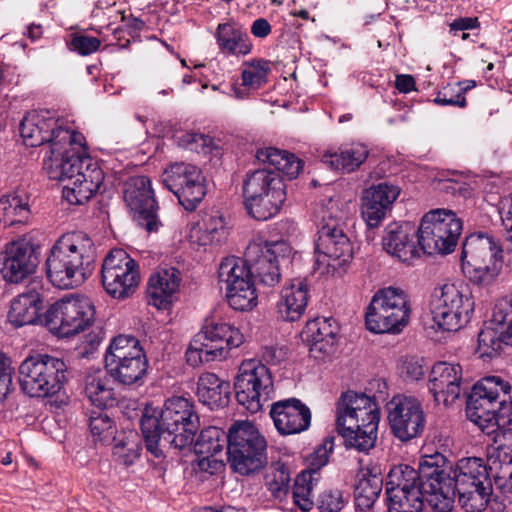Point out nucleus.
Segmentation results:
<instances>
[{"label":"nucleus","instance_id":"dca6fc26","mask_svg":"<svg viewBox=\"0 0 512 512\" xmlns=\"http://www.w3.org/2000/svg\"><path fill=\"white\" fill-rule=\"evenodd\" d=\"M218 280L221 287L225 285L228 304L234 310L249 311L257 305L255 284L243 259L224 258L218 268Z\"/></svg>","mask_w":512,"mask_h":512},{"label":"nucleus","instance_id":"9b49d317","mask_svg":"<svg viewBox=\"0 0 512 512\" xmlns=\"http://www.w3.org/2000/svg\"><path fill=\"white\" fill-rule=\"evenodd\" d=\"M95 306L87 296H72L51 305L44 313V325L59 337L83 332L95 321Z\"/></svg>","mask_w":512,"mask_h":512},{"label":"nucleus","instance_id":"a211bd4d","mask_svg":"<svg viewBox=\"0 0 512 512\" xmlns=\"http://www.w3.org/2000/svg\"><path fill=\"white\" fill-rule=\"evenodd\" d=\"M201 170L189 163H173L162 174V182L179 203L193 211L206 195V186Z\"/></svg>","mask_w":512,"mask_h":512},{"label":"nucleus","instance_id":"6e6d98bb","mask_svg":"<svg viewBox=\"0 0 512 512\" xmlns=\"http://www.w3.org/2000/svg\"><path fill=\"white\" fill-rule=\"evenodd\" d=\"M237 388V386H233ZM269 386H238L235 390L237 402L251 413H257L262 408L260 388Z\"/></svg>","mask_w":512,"mask_h":512},{"label":"nucleus","instance_id":"72a5a7b5","mask_svg":"<svg viewBox=\"0 0 512 512\" xmlns=\"http://www.w3.org/2000/svg\"><path fill=\"white\" fill-rule=\"evenodd\" d=\"M215 39L220 53L224 55L245 56L252 50L249 35L235 22L218 24Z\"/></svg>","mask_w":512,"mask_h":512},{"label":"nucleus","instance_id":"c85d7f7f","mask_svg":"<svg viewBox=\"0 0 512 512\" xmlns=\"http://www.w3.org/2000/svg\"><path fill=\"white\" fill-rule=\"evenodd\" d=\"M417 234L414 225L410 222H393L387 225L382 238L384 250L401 262L410 264L419 256L414 244V236Z\"/></svg>","mask_w":512,"mask_h":512},{"label":"nucleus","instance_id":"7ed1b4c3","mask_svg":"<svg viewBox=\"0 0 512 512\" xmlns=\"http://www.w3.org/2000/svg\"><path fill=\"white\" fill-rule=\"evenodd\" d=\"M83 136L67 148L63 154L45 163L49 179L69 181L63 188V198L72 205L89 201L103 185L104 172L99 164L87 155L82 147Z\"/></svg>","mask_w":512,"mask_h":512},{"label":"nucleus","instance_id":"f3484780","mask_svg":"<svg viewBox=\"0 0 512 512\" xmlns=\"http://www.w3.org/2000/svg\"><path fill=\"white\" fill-rule=\"evenodd\" d=\"M105 291L115 299L131 296L140 282L137 262L123 249H114L106 256L101 270Z\"/></svg>","mask_w":512,"mask_h":512},{"label":"nucleus","instance_id":"9d476101","mask_svg":"<svg viewBox=\"0 0 512 512\" xmlns=\"http://www.w3.org/2000/svg\"><path fill=\"white\" fill-rule=\"evenodd\" d=\"M462 221L448 209H435L426 213L417 230L418 244L428 255L449 254L457 245Z\"/></svg>","mask_w":512,"mask_h":512},{"label":"nucleus","instance_id":"c756f323","mask_svg":"<svg viewBox=\"0 0 512 512\" xmlns=\"http://www.w3.org/2000/svg\"><path fill=\"white\" fill-rule=\"evenodd\" d=\"M338 330L333 318L317 317L306 323L302 337L309 343L314 358H324L334 352Z\"/></svg>","mask_w":512,"mask_h":512},{"label":"nucleus","instance_id":"680f3d73","mask_svg":"<svg viewBox=\"0 0 512 512\" xmlns=\"http://www.w3.org/2000/svg\"><path fill=\"white\" fill-rule=\"evenodd\" d=\"M421 362L422 360L414 357L405 359L399 368L401 379L405 382L420 381L425 374V369Z\"/></svg>","mask_w":512,"mask_h":512},{"label":"nucleus","instance_id":"58836bf2","mask_svg":"<svg viewBox=\"0 0 512 512\" xmlns=\"http://www.w3.org/2000/svg\"><path fill=\"white\" fill-rule=\"evenodd\" d=\"M383 486V479L377 473L367 470L358 480L355 490V506L356 509L362 511L370 509L378 499Z\"/></svg>","mask_w":512,"mask_h":512},{"label":"nucleus","instance_id":"0eeeda50","mask_svg":"<svg viewBox=\"0 0 512 512\" xmlns=\"http://www.w3.org/2000/svg\"><path fill=\"white\" fill-rule=\"evenodd\" d=\"M411 314L407 293L397 287H385L372 297L365 314L366 328L373 333H400Z\"/></svg>","mask_w":512,"mask_h":512},{"label":"nucleus","instance_id":"c9c22d12","mask_svg":"<svg viewBox=\"0 0 512 512\" xmlns=\"http://www.w3.org/2000/svg\"><path fill=\"white\" fill-rule=\"evenodd\" d=\"M285 190L281 175L276 171L258 169L247 173L243 181V197H259L274 191Z\"/></svg>","mask_w":512,"mask_h":512},{"label":"nucleus","instance_id":"ea45409f","mask_svg":"<svg viewBox=\"0 0 512 512\" xmlns=\"http://www.w3.org/2000/svg\"><path fill=\"white\" fill-rule=\"evenodd\" d=\"M275 372L257 359L244 360L239 366L234 384H274L280 382Z\"/></svg>","mask_w":512,"mask_h":512},{"label":"nucleus","instance_id":"a878e982","mask_svg":"<svg viewBox=\"0 0 512 512\" xmlns=\"http://www.w3.org/2000/svg\"><path fill=\"white\" fill-rule=\"evenodd\" d=\"M270 415L277 431L282 435L301 433L308 429L311 423L309 408L296 398L274 403Z\"/></svg>","mask_w":512,"mask_h":512},{"label":"nucleus","instance_id":"7c9ffc66","mask_svg":"<svg viewBox=\"0 0 512 512\" xmlns=\"http://www.w3.org/2000/svg\"><path fill=\"white\" fill-rule=\"evenodd\" d=\"M498 397L497 390L487 389V386H471L466 399V416L482 432L492 427L493 410Z\"/></svg>","mask_w":512,"mask_h":512},{"label":"nucleus","instance_id":"6ab92c4d","mask_svg":"<svg viewBox=\"0 0 512 512\" xmlns=\"http://www.w3.org/2000/svg\"><path fill=\"white\" fill-rule=\"evenodd\" d=\"M386 410L391 433L401 442H409L423 433L426 417L417 398L397 394L387 402Z\"/></svg>","mask_w":512,"mask_h":512},{"label":"nucleus","instance_id":"f257e3e1","mask_svg":"<svg viewBox=\"0 0 512 512\" xmlns=\"http://www.w3.org/2000/svg\"><path fill=\"white\" fill-rule=\"evenodd\" d=\"M199 425L192 402L182 396L167 399L161 411L147 405L140 421L146 449L156 458L163 457L167 448L192 445Z\"/></svg>","mask_w":512,"mask_h":512},{"label":"nucleus","instance_id":"774afa93","mask_svg":"<svg viewBox=\"0 0 512 512\" xmlns=\"http://www.w3.org/2000/svg\"><path fill=\"white\" fill-rule=\"evenodd\" d=\"M488 460L491 461L492 464L498 463L500 467L512 464V449L505 444H499L489 449Z\"/></svg>","mask_w":512,"mask_h":512},{"label":"nucleus","instance_id":"bb28decb","mask_svg":"<svg viewBox=\"0 0 512 512\" xmlns=\"http://www.w3.org/2000/svg\"><path fill=\"white\" fill-rule=\"evenodd\" d=\"M332 449L333 443L331 441L318 446L311 458V466L314 468L302 471L295 479L292 490L293 501L304 512L310 511L315 504L311 499L313 482L317 480L314 476L319 475L318 470L327 464Z\"/></svg>","mask_w":512,"mask_h":512},{"label":"nucleus","instance_id":"4d7b16f0","mask_svg":"<svg viewBox=\"0 0 512 512\" xmlns=\"http://www.w3.org/2000/svg\"><path fill=\"white\" fill-rule=\"evenodd\" d=\"M512 423V398L502 399L499 401L498 408L493 410L492 427L489 430H483V433L492 435L500 428L509 426Z\"/></svg>","mask_w":512,"mask_h":512},{"label":"nucleus","instance_id":"37998d69","mask_svg":"<svg viewBox=\"0 0 512 512\" xmlns=\"http://www.w3.org/2000/svg\"><path fill=\"white\" fill-rule=\"evenodd\" d=\"M202 222V226L199 229V240L202 245L220 244L226 239L228 230L225 220L219 211L205 214Z\"/></svg>","mask_w":512,"mask_h":512},{"label":"nucleus","instance_id":"cd10ccee","mask_svg":"<svg viewBox=\"0 0 512 512\" xmlns=\"http://www.w3.org/2000/svg\"><path fill=\"white\" fill-rule=\"evenodd\" d=\"M181 283V272L175 267H160L153 273L147 285L149 305L157 309H168L177 299Z\"/></svg>","mask_w":512,"mask_h":512},{"label":"nucleus","instance_id":"412c9836","mask_svg":"<svg viewBox=\"0 0 512 512\" xmlns=\"http://www.w3.org/2000/svg\"><path fill=\"white\" fill-rule=\"evenodd\" d=\"M124 201L133 213L134 220L148 232L158 230V205L151 181L146 176H134L124 184Z\"/></svg>","mask_w":512,"mask_h":512},{"label":"nucleus","instance_id":"2f4dec72","mask_svg":"<svg viewBox=\"0 0 512 512\" xmlns=\"http://www.w3.org/2000/svg\"><path fill=\"white\" fill-rule=\"evenodd\" d=\"M309 298V288L306 280L293 279L281 291L276 306L278 317L288 322L299 320L306 311Z\"/></svg>","mask_w":512,"mask_h":512},{"label":"nucleus","instance_id":"b1692460","mask_svg":"<svg viewBox=\"0 0 512 512\" xmlns=\"http://www.w3.org/2000/svg\"><path fill=\"white\" fill-rule=\"evenodd\" d=\"M400 188L389 182H380L365 189L361 198V215L370 228L384 220L400 195Z\"/></svg>","mask_w":512,"mask_h":512},{"label":"nucleus","instance_id":"f8f14e48","mask_svg":"<svg viewBox=\"0 0 512 512\" xmlns=\"http://www.w3.org/2000/svg\"><path fill=\"white\" fill-rule=\"evenodd\" d=\"M291 251L286 241L268 242L257 238L249 242L243 261L251 278L260 285L273 287L281 279L280 264L290 256Z\"/></svg>","mask_w":512,"mask_h":512},{"label":"nucleus","instance_id":"49530a36","mask_svg":"<svg viewBox=\"0 0 512 512\" xmlns=\"http://www.w3.org/2000/svg\"><path fill=\"white\" fill-rule=\"evenodd\" d=\"M507 334L498 332L490 323L478 334L477 353L480 358H492L502 349L503 345L512 346L509 340L504 336Z\"/></svg>","mask_w":512,"mask_h":512},{"label":"nucleus","instance_id":"0e129e2a","mask_svg":"<svg viewBox=\"0 0 512 512\" xmlns=\"http://www.w3.org/2000/svg\"><path fill=\"white\" fill-rule=\"evenodd\" d=\"M186 358L187 362L192 366H196L198 363L202 362L218 360L217 357H214L212 350L207 348V344L203 343V345L199 344V346L194 345V338L190 342L186 352Z\"/></svg>","mask_w":512,"mask_h":512},{"label":"nucleus","instance_id":"052dcab7","mask_svg":"<svg viewBox=\"0 0 512 512\" xmlns=\"http://www.w3.org/2000/svg\"><path fill=\"white\" fill-rule=\"evenodd\" d=\"M211 143L212 139L209 136L200 133H185L179 138L181 147L196 153H206L210 150Z\"/></svg>","mask_w":512,"mask_h":512},{"label":"nucleus","instance_id":"4be33fe9","mask_svg":"<svg viewBox=\"0 0 512 512\" xmlns=\"http://www.w3.org/2000/svg\"><path fill=\"white\" fill-rule=\"evenodd\" d=\"M19 375L20 384H65L72 380L73 371L61 359L37 354L21 363Z\"/></svg>","mask_w":512,"mask_h":512},{"label":"nucleus","instance_id":"ddd939ff","mask_svg":"<svg viewBox=\"0 0 512 512\" xmlns=\"http://www.w3.org/2000/svg\"><path fill=\"white\" fill-rule=\"evenodd\" d=\"M334 203L330 201V207L323 211L322 221L318 229L315 242V265L319 269L321 265L329 267L335 265L330 262L339 261L341 266L347 263L353 254L349 238L342 228V212L337 210L333 214Z\"/></svg>","mask_w":512,"mask_h":512},{"label":"nucleus","instance_id":"423d86ee","mask_svg":"<svg viewBox=\"0 0 512 512\" xmlns=\"http://www.w3.org/2000/svg\"><path fill=\"white\" fill-rule=\"evenodd\" d=\"M227 454L231 468L248 476L267 464V441L249 421H236L227 433Z\"/></svg>","mask_w":512,"mask_h":512},{"label":"nucleus","instance_id":"69168bd1","mask_svg":"<svg viewBox=\"0 0 512 512\" xmlns=\"http://www.w3.org/2000/svg\"><path fill=\"white\" fill-rule=\"evenodd\" d=\"M454 499L452 495L431 493L426 497V512H452Z\"/></svg>","mask_w":512,"mask_h":512},{"label":"nucleus","instance_id":"79ce46f5","mask_svg":"<svg viewBox=\"0 0 512 512\" xmlns=\"http://www.w3.org/2000/svg\"><path fill=\"white\" fill-rule=\"evenodd\" d=\"M227 447V434L224 430L210 426L201 430L193 445L197 455L203 456V460L214 456Z\"/></svg>","mask_w":512,"mask_h":512},{"label":"nucleus","instance_id":"1a4fd4ad","mask_svg":"<svg viewBox=\"0 0 512 512\" xmlns=\"http://www.w3.org/2000/svg\"><path fill=\"white\" fill-rule=\"evenodd\" d=\"M502 253V247L492 236L485 233L471 234L462 245V270L471 281L489 284L500 273Z\"/></svg>","mask_w":512,"mask_h":512},{"label":"nucleus","instance_id":"3c124183","mask_svg":"<svg viewBox=\"0 0 512 512\" xmlns=\"http://www.w3.org/2000/svg\"><path fill=\"white\" fill-rule=\"evenodd\" d=\"M232 386H197L199 400L210 409L225 407L229 403Z\"/></svg>","mask_w":512,"mask_h":512},{"label":"nucleus","instance_id":"a19ab883","mask_svg":"<svg viewBox=\"0 0 512 512\" xmlns=\"http://www.w3.org/2000/svg\"><path fill=\"white\" fill-rule=\"evenodd\" d=\"M412 489L422 490L416 469L407 464L392 467L387 475L386 495L391 496L396 491L405 493Z\"/></svg>","mask_w":512,"mask_h":512},{"label":"nucleus","instance_id":"bf43d9fd","mask_svg":"<svg viewBox=\"0 0 512 512\" xmlns=\"http://www.w3.org/2000/svg\"><path fill=\"white\" fill-rule=\"evenodd\" d=\"M68 45L71 51L77 52L82 56H87L99 49L101 41L96 37L75 34Z\"/></svg>","mask_w":512,"mask_h":512},{"label":"nucleus","instance_id":"5701e85b","mask_svg":"<svg viewBox=\"0 0 512 512\" xmlns=\"http://www.w3.org/2000/svg\"><path fill=\"white\" fill-rule=\"evenodd\" d=\"M243 341L238 328L216 317L205 319L201 331L194 336V345L207 344L218 360L226 358L229 350L239 347Z\"/></svg>","mask_w":512,"mask_h":512},{"label":"nucleus","instance_id":"e433bc0d","mask_svg":"<svg viewBox=\"0 0 512 512\" xmlns=\"http://www.w3.org/2000/svg\"><path fill=\"white\" fill-rule=\"evenodd\" d=\"M256 158L274 166L278 173H283L290 180L298 177L303 168L302 161L294 154L274 147L259 149L256 152Z\"/></svg>","mask_w":512,"mask_h":512},{"label":"nucleus","instance_id":"f704fd0d","mask_svg":"<svg viewBox=\"0 0 512 512\" xmlns=\"http://www.w3.org/2000/svg\"><path fill=\"white\" fill-rule=\"evenodd\" d=\"M368 148L360 143L341 146L337 151H326L322 155V162L336 171L353 172L367 159Z\"/></svg>","mask_w":512,"mask_h":512},{"label":"nucleus","instance_id":"5fc2aeb1","mask_svg":"<svg viewBox=\"0 0 512 512\" xmlns=\"http://www.w3.org/2000/svg\"><path fill=\"white\" fill-rule=\"evenodd\" d=\"M85 393L91 404L100 410L112 408L119 403V395L112 386H85Z\"/></svg>","mask_w":512,"mask_h":512},{"label":"nucleus","instance_id":"39448f33","mask_svg":"<svg viewBox=\"0 0 512 512\" xmlns=\"http://www.w3.org/2000/svg\"><path fill=\"white\" fill-rule=\"evenodd\" d=\"M444 491L458 501L467 512H481L487 507L493 491L488 467L482 458L467 457L450 467Z\"/></svg>","mask_w":512,"mask_h":512},{"label":"nucleus","instance_id":"603ef678","mask_svg":"<svg viewBox=\"0 0 512 512\" xmlns=\"http://www.w3.org/2000/svg\"><path fill=\"white\" fill-rule=\"evenodd\" d=\"M138 435L130 432L123 439L118 440L113 448V456L126 466L132 465L140 455Z\"/></svg>","mask_w":512,"mask_h":512},{"label":"nucleus","instance_id":"2eb2a0df","mask_svg":"<svg viewBox=\"0 0 512 512\" xmlns=\"http://www.w3.org/2000/svg\"><path fill=\"white\" fill-rule=\"evenodd\" d=\"M430 311L434 324L441 330L456 332L471 319L474 302L454 284H444L432 294Z\"/></svg>","mask_w":512,"mask_h":512},{"label":"nucleus","instance_id":"6e6552de","mask_svg":"<svg viewBox=\"0 0 512 512\" xmlns=\"http://www.w3.org/2000/svg\"><path fill=\"white\" fill-rule=\"evenodd\" d=\"M20 134L26 146L38 147L48 143L43 158V169L49 159L60 157L72 142L81 138V134L57 125V120L49 116L48 111H31L20 124Z\"/></svg>","mask_w":512,"mask_h":512},{"label":"nucleus","instance_id":"de8ad7c7","mask_svg":"<svg viewBox=\"0 0 512 512\" xmlns=\"http://www.w3.org/2000/svg\"><path fill=\"white\" fill-rule=\"evenodd\" d=\"M89 429L95 443L110 445L116 441V426L107 413L92 411L89 417Z\"/></svg>","mask_w":512,"mask_h":512},{"label":"nucleus","instance_id":"393cba45","mask_svg":"<svg viewBox=\"0 0 512 512\" xmlns=\"http://www.w3.org/2000/svg\"><path fill=\"white\" fill-rule=\"evenodd\" d=\"M43 286L41 281L32 280L25 290L17 295L10 304L9 322L15 327L34 325L39 321L44 324L40 311L43 309Z\"/></svg>","mask_w":512,"mask_h":512},{"label":"nucleus","instance_id":"13d9d810","mask_svg":"<svg viewBox=\"0 0 512 512\" xmlns=\"http://www.w3.org/2000/svg\"><path fill=\"white\" fill-rule=\"evenodd\" d=\"M346 501L342 491L329 489L319 494L315 505L320 512H339L345 506Z\"/></svg>","mask_w":512,"mask_h":512},{"label":"nucleus","instance_id":"20e7f679","mask_svg":"<svg viewBox=\"0 0 512 512\" xmlns=\"http://www.w3.org/2000/svg\"><path fill=\"white\" fill-rule=\"evenodd\" d=\"M380 410L374 398L348 390L336 403V430L347 449L367 453L376 443Z\"/></svg>","mask_w":512,"mask_h":512},{"label":"nucleus","instance_id":"8fccbe9b","mask_svg":"<svg viewBox=\"0 0 512 512\" xmlns=\"http://www.w3.org/2000/svg\"><path fill=\"white\" fill-rule=\"evenodd\" d=\"M270 71V62L267 60H254L246 63L241 78L242 85L246 88L257 90L267 82V75Z\"/></svg>","mask_w":512,"mask_h":512},{"label":"nucleus","instance_id":"09e8293b","mask_svg":"<svg viewBox=\"0 0 512 512\" xmlns=\"http://www.w3.org/2000/svg\"><path fill=\"white\" fill-rule=\"evenodd\" d=\"M265 485L275 498H282L289 490L291 481L288 467L282 462H273L267 468L265 476Z\"/></svg>","mask_w":512,"mask_h":512},{"label":"nucleus","instance_id":"e2e57ef3","mask_svg":"<svg viewBox=\"0 0 512 512\" xmlns=\"http://www.w3.org/2000/svg\"><path fill=\"white\" fill-rule=\"evenodd\" d=\"M69 401L70 396L64 386H48L43 403L51 410H59L67 406Z\"/></svg>","mask_w":512,"mask_h":512},{"label":"nucleus","instance_id":"864d4df0","mask_svg":"<svg viewBox=\"0 0 512 512\" xmlns=\"http://www.w3.org/2000/svg\"><path fill=\"white\" fill-rule=\"evenodd\" d=\"M462 368L459 364L437 362L431 369L429 382L438 384H461Z\"/></svg>","mask_w":512,"mask_h":512},{"label":"nucleus","instance_id":"338daca9","mask_svg":"<svg viewBox=\"0 0 512 512\" xmlns=\"http://www.w3.org/2000/svg\"><path fill=\"white\" fill-rule=\"evenodd\" d=\"M447 390H444V386H434L430 389L433 394L435 402L438 404L443 403L445 406L451 405L459 397L461 392V386H446Z\"/></svg>","mask_w":512,"mask_h":512},{"label":"nucleus","instance_id":"f03ea898","mask_svg":"<svg viewBox=\"0 0 512 512\" xmlns=\"http://www.w3.org/2000/svg\"><path fill=\"white\" fill-rule=\"evenodd\" d=\"M96 257L95 244L87 233L73 231L63 234L47 254V277L59 289L76 288L92 275Z\"/></svg>","mask_w":512,"mask_h":512},{"label":"nucleus","instance_id":"473e14b6","mask_svg":"<svg viewBox=\"0 0 512 512\" xmlns=\"http://www.w3.org/2000/svg\"><path fill=\"white\" fill-rule=\"evenodd\" d=\"M441 463H445V458L441 454L424 456L419 462L416 470L418 482L427 495H431V493L446 494L444 484H448L450 469L446 471Z\"/></svg>","mask_w":512,"mask_h":512},{"label":"nucleus","instance_id":"c03bdc74","mask_svg":"<svg viewBox=\"0 0 512 512\" xmlns=\"http://www.w3.org/2000/svg\"><path fill=\"white\" fill-rule=\"evenodd\" d=\"M427 494L423 490L412 489L405 493L387 496L389 512H423Z\"/></svg>","mask_w":512,"mask_h":512},{"label":"nucleus","instance_id":"4c0bfd02","mask_svg":"<svg viewBox=\"0 0 512 512\" xmlns=\"http://www.w3.org/2000/svg\"><path fill=\"white\" fill-rule=\"evenodd\" d=\"M286 199V192L274 191L259 197L244 199L248 214L258 221H266L275 216Z\"/></svg>","mask_w":512,"mask_h":512},{"label":"nucleus","instance_id":"4468645a","mask_svg":"<svg viewBox=\"0 0 512 512\" xmlns=\"http://www.w3.org/2000/svg\"><path fill=\"white\" fill-rule=\"evenodd\" d=\"M105 367L120 384H134L146 374L148 362L135 337L119 335L107 349Z\"/></svg>","mask_w":512,"mask_h":512},{"label":"nucleus","instance_id":"a18cd8bd","mask_svg":"<svg viewBox=\"0 0 512 512\" xmlns=\"http://www.w3.org/2000/svg\"><path fill=\"white\" fill-rule=\"evenodd\" d=\"M30 214L28 204L21 197L6 195L0 198V222L5 226L24 223Z\"/></svg>","mask_w":512,"mask_h":512},{"label":"nucleus","instance_id":"aec40b11","mask_svg":"<svg viewBox=\"0 0 512 512\" xmlns=\"http://www.w3.org/2000/svg\"><path fill=\"white\" fill-rule=\"evenodd\" d=\"M3 279L20 283L31 276L39 265V246L31 237H21L8 242L2 251Z\"/></svg>","mask_w":512,"mask_h":512}]
</instances>
